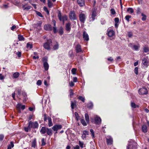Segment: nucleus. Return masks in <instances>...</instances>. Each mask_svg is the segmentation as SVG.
Masks as SVG:
<instances>
[{"label":"nucleus","instance_id":"nucleus-20","mask_svg":"<svg viewBox=\"0 0 149 149\" xmlns=\"http://www.w3.org/2000/svg\"><path fill=\"white\" fill-rule=\"evenodd\" d=\"M71 24L70 23H67L66 24V30L67 31H70L71 29Z\"/></svg>","mask_w":149,"mask_h":149},{"label":"nucleus","instance_id":"nucleus-4","mask_svg":"<svg viewBox=\"0 0 149 149\" xmlns=\"http://www.w3.org/2000/svg\"><path fill=\"white\" fill-rule=\"evenodd\" d=\"M58 16L59 18V19L61 21H62L63 22V23H64V22L65 21H66L67 20V17L65 15H63L62 18L61 17V14L60 13H59L58 14Z\"/></svg>","mask_w":149,"mask_h":149},{"label":"nucleus","instance_id":"nucleus-32","mask_svg":"<svg viewBox=\"0 0 149 149\" xmlns=\"http://www.w3.org/2000/svg\"><path fill=\"white\" fill-rule=\"evenodd\" d=\"M81 122L82 124L84 126H86L87 124L85 122V120L84 119H81Z\"/></svg>","mask_w":149,"mask_h":149},{"label":"nucleus","instance_id":"nucleus-44","mask_svg":"<svg viewBox=\"0 0 149 149\" xmlns=\"http://www.w3.org/2000/svg\"><path fill=\"white\" fill-rule=\"evenodd\" d=\"M36 144V141L35 140L32 143V147L33 148H35Z\"/></svg>","mask_w":149,"mask_h":149},{"label":"nucleus","instance_id":"nucleus-51","mask_svg":"<svg viewBox=\"0 0 149 149\" xmlns=\"http://www.w3.org/2000/svg\"><path fill=\"white\" fill-rule=\"evenodd\" d=\"M36 14L39 16L42 17H43L42 15V14L40 12H38L37 11H36Z\"/></svg>","mask_w":149,"mask_h":149},{"label":"nucleus","instance_id":"nucleus-5","mask_svg":"<svg viewBox=\"0 0 149 149\" xmlns=\"http://www.w3.org/2000/svg\"><path fill=\"white\" fill-rule=\"evenodd\" d=\"M62 127V125H56L52 127V129L54 131H57L58 130L61 129Z\"/></svg>","mask_w":149,"mask_h":149},{"label":"nucleus","instance_id":"nucleus-59","mask_svg":"<svg viewBox=\"0 0 149 149\" xmlns=\"http://www.w3.org/2000/svg\"><path fill=\"white\" fill-rule=\"evenodd\" d=\"M83 134L86 135H88V132L87 131H84L83 132Z\"/></svg>","mask_w":149,"mask_h":149},{"label":"nucleus","instance_id":"nucleus-64","mask_svg":"<svg viewBox=\"0 0 149 149\" xmlns=\"http://www.w3.org/2000/svg\"><path fill=\"white\" fill-rule=\"evenodd\" d=\"M4 138V136L3 134L0 135V141H2Z\"/></svg>","mask_w":149,"mask_h":149},{"label":"nucleus","instance_id":"nucleus-35","mask_svg":"<svg viewBox=\"0 0 149 149\" xmlns=\"http://www.w3.org/2000/svg\"><path fill=\"white\" fill-rule=\"evenodd\" d=\"M127 11L128 12H129L131 13H133L134 11L133 9L132 8H128L127 10Z\"/></svg>","mask_w":149,"mask_h":149},{"label":"nucleus","instance_id":"nucleus-56","mask_svg":"<svg viewBox=\"0 0 149 149\" xmlns=\"http://www.w3.org/2000/svg\"><path fill=\"white\" fill-rule=\"evenodd\" d=\"M139 47L138 46L134 45L133 46V49H134V50H138V48Z\"/></svg>","mask_w":149,"mask_h":149},{"label":"nucleus","instance_id":"nucleus-15","mask_svg":"<svg viewBox=\"0 0 149 149\" xmlns=\"http://www.w3.org/2000/svg\"><path fill=\"white\" fill-rule=\"evenodd\" d=\"M77 2L80 6H83L85 5L84 0H77Z\"/></svg>","mask_w":149,"mask_h":149},{"label":"nucleus","instance_id":"nucleus-45","mask_svg":"<svg viewBox=\"0 0 149 149\" xmlns=\"http://www.w3.org/2000/svg\"><path fill=\"white\" fill-rule=\"evenodd\" d=\"M31 128V127H29V126H28V127H24V130H25V131L27 132H29V131L30 130Z\"/></svg>","mask_w":149,"mask_h":149},{"label":"nucleus","instance_id":"nucleus-19","mask_svg":"<svg viewBox=\"0 0 149 149\" xmlns=\"http://www.w3.org/2000/svg\"><path fill=\"white\" fill-rule=\"evenodd\" d=\"M142 131L144 133H146L147 132L148 129L146 126L145 125H143L142 127Z\"/></svg>","mask_w":149,"mask_h":149},{"label":"nucleus","instance_id":"nucleus-21","mask_svg":"<svg viewBox=\"0 0 149 149\" xmlns=\"http://www.w3.org/2000/svg\"><path fill=\"white\" fill-rule=\"evenodd\" d=\"M17 107L18 108L24 110L25 108V106L24 105H22L20 104H18L17 105Z\"/></svg>","mask_w":149,"mask_h":149},{"label":"nucleus","instance_id":"nucleus-53","mask_svg":"<svg viewBox=\"0 0 149 149\" xmlns=\"http://www.w3.org/2000/svg\"><path fill=\"white\" fill-rule=\"evenodd\" d=\"M144 51L145 52H148L149 51V49L148 47H145L143 49Z\"/></svg>","mask_w":149,"mask_h":149},{"label":"nucleus","instance_id":"nucleus-61","mask_svg":"<svg viewBox=\"0 0 149 149\" xmlns=\"http://www.w3.org/2000/svg\"><path fill=\"white\" fill-rule=\"evenodd\" d=\"M42 22L41 21H40L36 25L40 27L42 24Z\"/></svg>","mask_w":149,"mask_h":149},{"label":"nucleus","instance_id":"nucleus-29","mask_svg":"<svg viewBox=\"0 0 149 149\" xmlns=\"http://www.w3.org/2000/svg\"><path fill=\"white\" fill-rule=\"evenodd\" d=\"M18 39L19 41H23L24 40V38L23 37V36L20 35H18Z\"/></svg>","mask_w":149,"mask_h":149},{"label":"nucleus","instance_id":"nucleus-17","mask_svg":"<svg viewBox=\"0 0 149 149\" xmlns=\"http://www.w3.org/2000/svg\"><path fill=\"white\" fill-rule=\"evenodd\" d=\"M59 44L57 42H56L53 46V49L54 50L57 49L59 48Z\"/></svg>","mask_w":149,"mask_h":149},{"label":"nucleus","instance_id":"nucleus-33","mask_svg":"<svg viewBox=\"0 0 149 149\" xmlns=\"http://www.w3.org/2000/svg\"><path fill=\"white\" fill-rule=\"evenodd\" d=\"M75 116L76 117V119L77 120H78L80 119V117L78 114L76 112L74 113Z\"/></svg>","mask_w":149,"mask_h":149},{"label":"nucleus","instance_id":"nucleus-1","mask_svg":"<svg viewBox=\"0 0 149 149\" xmlns=\"http://www.w3.org/2000/svg\"><path fill=\"white\" fill-rule=\"evenodd\" d=\"M52 41L51 39H49L43 44V46L47 50L50 49V46L52 44Z\"/></svg>","mask_w":149,"mask_h":149},{"label":"nucleus","instance_id":"nucleus-52","mask_svg":"<svg viewBox=\"0 0 149 149\" xmlns=\"http://www.w3.org/2000/svg\"><path fill=\"white\" fill-rule=\"evenodd\" d=\"M48 119L47 117V115L46 114H44V120L45 121H46Z\"/></svg>","mask_w":149,"mask_h":149},{"label":"nucleus","instance_id":"nucleus-7","mask_svg":"<svg viewBox=\"0 0 149 149\" xmlns=\"http://www.w3.org/2000/svg\"><path fill=\"white\" fill-rule=\"evenodd\" d=\"M69 17L71 20H75L77 18L74 11H71L70 12L69 14Z\"/></svg>","mask_w":149,"mask_h":149},{"label":"nucleus","instance_id":"nucleus-25","mask_svg":"<svg viewBox=\"0 0 149 149\" xmlns=\"http://www.w3.org/2000/svg\"><path fill=\"white\" fill-rule=\"evenodd\" d=\"M44 66L46 70H47L49 68V65L47 63L45 62L44 63Z\"/></svg>","mask_w":149,"mask_h":149},{"label":"nucleus","instance_id":"nucleus-38","mask_svg":"<svg viewBox=\"0 0 149 149\" xmlns=\"http://www.w3.org/2000/svg\"><path fill=\"white\" fill-rule=\"evenodd\" d=\"M77 71V69L75 68H73L71 70V72L72 74H76V72Z\"/></svg>","mask_w":149,"mask_h":149},{"label":"nucleus","instance_id":"nucleus-42","mask_svg":"<svg viewBox=\"0 0 149 149\" xmlns=\"http://www.w3.org/2000/svg\"><path fill=\"white\" fill-rule=\"evenodd\" d=\"M84 143L82 142H81L80 141H79V145L80 147L82 148H83Z\"/></svg>","mask_w":149,"mask_h":149},{"label":"nucleus","instance_id":"nucleus-63","mask_svg":"<svg viewBox=\"0 0 149 149\" xmlns=\"http://www.w3.org/2000/svg\"><path fill=\"white\" fill-rule=\"evenodd\" d=\"M70 86L71 87H73L74 86V83L72 81H71L69 83Z\"/></svg>","mask_w":149,"mask_h":149},{"label":"nucleus","instance_id":"nucleus-18","mask_svg":"<svg viewBox=\"0 0 149 149\" xmlns=\"http://www.w3.org/2000/svg\"><path fill=\"white\" fill-rule=\"evenodd\" d=\"M76 103V101H74V102L72 101H71V107L72 109H74L77 107Z\"/></svg>","mask_w":149,"mask_h":149},{"label":"nucleus","instance_id":"nucleus-24","mask_svg":"<svg viewBox=\"0 0 149 149\" xmlns=\"http://www.w3.org/2000/svg\"><path fill=\"white\" fill-rule=\"evenodd\" d=\"M19 72H15L13 74V78H17L19 77Z\"/></svg>","mask_w":149,"mask_h":149},{"label":"nucleus","instance_id":"nucleus-43","mask_svg":"<svg viewBox=\"0 0 149 149\" xmlns=\"http://www.w3.org/2000/svg\"><path fill=\"white\" fill-rule=\"evenodd\" d=\"M46 144V143L45 142V140L44 138H42V146H44Z\"/></svg>","mask_w":149,"mask_h":149},{"label":"nucleus","instance_id":"nucleus-16","mask_svg":"<svg viewBox=\"0 0 149 149\" xmlns=\"http://www.w3.org/2000/svg\"><path fill=\"white\" fill-rule=\"evenodd\" d=\"M46 132L48 135L51 136L52 135V131L51 128H47Z\"/></svg>","mask_w":149,"mask_h":149},{"label":"nucleus","instance_id":"nucleus-48","mask_svg":"<svg viewBox=\"0 0 149 149\" xmlns=\"http://www.w3.org/2000/svg\"><path fill=\"white\" fill-rule=\"evenodd\" d=\"M95 17L94 16H92L91 15V17L90 18V21H93L95 19Z\"/></svg>","mask_w":149,"mask_h":149},{"label":"nucleus","instance_id":"nucleus-13","mask_svg":"<svg viewBox=\"0 0 149 149\" xmlns=\"http://www.w3.org/2000/svg\"><path fill=\"white\" fill-rule=\"evenodd\" d=\"M44 29L46 31H51L52 28L51 25L49 24H46L44 26Z\"/></svg>","mask_w":149,"mask_h":149},{"label":"nucleus","instance_id":"nucleus-54","mask_svg":"<svg viewBox=\"0 0 149 149\" xmlns=\"http://www.w3.org/2000/svg\"><path fill=\"white\" fill-rule=\"evenodd\" d=\"M137 13L139 14L141 13V9L139 8H137L136 9Z\"/></svg>","mask_w":149,"mask_h":149},{"label":"nucleus","instance_id":"nucleus-34","mask_svg":"<svg viewBox=\"0 0 149 149\" xmlns=\"http://www.w3.org/2000/svg\"><path fill=\"white\" fill-rule=\"evenodd\" d=\"M141 16L143 17L142 18V20L143 21H145L146 19V15L142 13L141 14Z\"/></svg>","mask_w":149,"mask_h":149},{"label":"nucleus","instance_id":"nucleus-23","mask_svg":"<svg viewBox=\"0 0 149 149\" xmlns=\"http://www.w3.org/2000/svg\"><path fill=\"white\" fill-rule=\"evenodd\" d=\"M18 28V26L17 25H13L11 27V30L13 31H15Z\"/></svg>","mask_w":149,"mask_h":149},{"label":"nucleus","instance_id":"nucleus-8","mask_svg":"<svg viewBox=\"0 0 149 149\" xmlns=\"http://www.w3.org/2000/svg\"><path fill=\"white\" fill-rule=\"evenodd\" d=\"M142 63L146 67H147L149 63L148 59L147 58H144L142 60Z\"/></svg>","mask_w":149,"mask_h":149},{"label":"nucleus","instance_id":"nucleus-27","mask_svg":"<svg viewBox=\"0 0 149 149\" xmlns=\"http://www.w3.org/2000/svg\"><path fill=\"white\" fill-rule=\"evenodd\" d=\"M131 106L133 108H136L139 107L138 105H136L134 103L132 102L131 104Z\"/></svg>","mask_w":149,"mask_h":149},{"label":"nucleus","instance_id":"nucleus-31","mask_svg":"<svg viewBox=\"0 0 149 149\" xmlns=\"http://www.w3.org/2000/svg\"><path fill=\"white\" fill-rule=\"evenodd\" d=\"M92 16H93L95 17L96 15V10L95 8H94L93 10Z\"/></svg>","mask_w":149,"mask_h":149},{"label":"nucleus","instance_id":"nucleus-39","mask_svg":"<svg viewBox=\"0 0 149 149\" xmlns=\"http://www.w3.org/2000/svg\"><path fill=\"white\" fill-rule=\"evenodd\" d=\"M131 17L130 15H126L125 17V18L126 20L128 22L129 21V19L131 18Z\"/></svg>","mask_w":149,"mask_h":149},{"label":"nucleus","instance_id":"nucleus-49","mask_svg":"<svg viewBox=\"0 0 149 149\" xmlns=\"http://www.w3.org/2000/svg\"><path fill=\"white\" fill-rule=\"evenodd\" d=\"M42 84L41 81L40 80H38L36 83V84L38 86Z\"/></svg>","mask_w":149,"mask_h":149},{"label":"nucleus","instance_id":"nucleus-2","mask_svg":"<svg viewBox=\"0 0 149 149\" xmlns=\"http://www.w3.org/2000/svg\"><path fill=\"white\" fill-rule=\"evenodd\" d=\"M38 126V123L37 122L33 123L31 121L29 122V127L33 128H37Z\"/></svg>","mask_w":149,"mask_h":149},{"label":"nucleus","instance_id":"nucleus-9","mask_svg":"<svg viewBox=\"0 0 149 149\" xmlns=\"http://www.w3.org/2000/svg\"><path fill=\"white\" fill-rule=\"evenodd\" d=\"M101 118L96 116L95 118L94 123L96 125H100L101 123Z\"/></svg>","mask_w":149,"mask_h":149},{"label":"nucleus","instance_id":"nucleus-30","mask_svg":"<svg viewBox=\"0 0 149 149\" xmlns=\"http://www.w3.org/2000/svg\"><path fill=\"white\" fill-rule=\"evenodd\" d=\"M48 5L49 8H51L52 7L53 4L50 0L48 1Z\"/></svg>","mask_w":149,"mask_h":149},{"label":"nucleus","instance_id":"nucleus-57","mask_svg":"<svg viewBox=\"0 0 149 149\" xmlns=\"http://www.w3.org/2000/svg\"><path fill=\"white\" fill-rule=\"evenodd\" d=\"M127 35L128 36L129 38L131 37L132 36V33L131 32H128V33Z\"/></svg>","mask_w":149,"mask_h":149},{"label":"nucleus","instance_id":"nucleus-41","mask_svg":"<svg viewBox=\"0 0 149 149\" xmlns=\"http://www.w3.org/2000/svg\"><path fill=\"white\" fill-rule=\"evenodd\" d=\"M26 47L28 48L31 49L32 48V45L31 44H30L29 43H27L26 45Z\"/></svg>","mask_w":149,"mask_h":149},{"label":"nucleus","instance_id":"nucleus-3","mask_svg":"<svg viewBox=\"0 0 149 149\" xmlns=\"http://www.w3.org/2000/svg\"><path fill=\"white\" fill-rule=\"evenodd\" d=\"M139 93L140 95H143L147 94L148 92L147 89L146 88H142L139 90Z\"/></svg>","mask_w":149,"mask_h":149},{"label":"nucleus","instance_id":"nucleus-26","mask_svg":"<svg viewBox=\"0 0 149 149\" xmlns=\"http://www.w3.org/2000/svg\"><path fill=\"white\" fill-rule=\"evenodd\" d=\"M46 131V129L45 127H42L41 130L40 131V132L42 134H44L45 133Z\"/></svg>","mask_w":149,"mask_h":149},{"label":"nucleus","instance_id":"nucleus-58","mask_svg":"<svg viewBox=\"0 0 149 149\" xmlns=\"http://www.w3.org/2000/svg\"><path fill=\"white\" fill-rule=\"evenodd\" d=\"M44 10L46 12L47 14H49V11L48 10L47 8L46 7H44L43 8Z\"/></svg>","mask_w":149,"mask_h":149},{"label":"nucleus","instance_id":"nucleus-36","mask_svg":"<svg viewBox=\"0 0 149 149\" xmlns=\"http://www.w3.org/2000/svg\"><path fill=\"white\" fill-rule=\"evenodd\" d=\"M93 107V104L92 102H89L87 104V107L89 108H91Z\"/></svg>","mask_w":149,"mask_h":149},{"label":"nucleus","instance_id":"nucleus-47","mask_svg":"<svg viewBox=\"0 0 149 149\" xmlns=\"http://www.w3.org/2000/svg\"><path fill=\"white\" fill-rule=\"evenodd\" d=\"M138 68L137 67H136L135 68V69H134V72L136 74H138Z\"/></svg>","mask_w":149,"mask_h":149},{"label":"nucleus","instance_id":"nucleus-37","mask_svg":"<svg viewBox=\"0 0 149 149\" xmlns=\"http://www.w3.org/2000/svg\"><path fill=\"white\" fill-rule=\"evenodd\" d=\"M69 92H70V97H72V96L74 94V93H73V91L72 89H70L69 90Z\"/></svg>","mask_w":149,"mask_h":149},{"label":"nucleus","instance_id":"nucleus-60","mask_svg":"<svg viewBox=\"0 0 149 149\" xmlns=\"http://www.w3.org/2000/svg\"><path fill=\"white\" fill-rule=\"evenodd\" d=\"M114 21L115 23H118L119 21V19L118 17L115 18L114 19Z\"/></svg>","mask_w":149,"mask_h":149},{"label":"nucleus","instance_id":"nucleus-46","mask_svg":"<svg viewBox=\"0 0 149 149\" xmlns=\"http://www.w3.org/2000/svg\"><path fill=\"white\" fill-rule=\"evenodd\" d=\"M90 132H91V135H92V136L93 138H94V133L93 130V129H91L90 130Z\"/></svg>","mask_w":149,"mask_h":149},{"label":"nucleus","instance_id":"nucleus-40","mask_svg":"<svg viewBox=\"0 0 149 149\" xmlns=\"http://www.w3.org/2000/svg\"><path fill=\"white\" fill-rule=\"evenodd\" d=\"M78 99H79L80 100H81V101H82L83 102H84L85 101V99L84 97H83L82 96H79L78 97Z\"/></svg>","mask_w":149,"mask_h":149},{"label":"nucleus","instance_id":"nucleus-11","mask_svg":"<svg viewBox=\"0 0 149 149\" xmlns=\"http://www.w3.org/2000/svg\"><path fill=\"white\" fill-rule=\"evenodd\" d=\"M107 142V144L109 145H111L112 143H113V139L110 137H108L106 139Z\"/></svg>","mask_w":149,"mask_h":149},{"label":"nucleus","instance_id":"nucleus-22","mask_svg":"<svg viewBox=\"0 0 149 149\" xmlns=\"http://www.w3.org/2000/svg\"><path fill=\"white\" fill-rule=\"evenodd\" d=\"M48 125L49 127H51L53 126V123L52 122V119L51 117H48Z\"/></svg>","mask_w":149,"mask_h":149},{"label":"nucleus","instance_id":"nucleus-14","mask_svg":"<svg viewBox=\"0 0 149 149\" xmlns=\"http://www.w3.org/2000/svg\"><path fill=\"white\" fill-rule=\"evenodd\" d=\"M114 32L113 30H109L108 29L107 34L109 37H112L114 35Z\"/></svg>","mask_w":149,"mask_h":149},{"label":"nucleus","instance_id":"nucleus-55","mask_svg":"<svg viewBox=\"0 0 149 149\" xmlns=\"http://www.w3.org/2000/svg\"><path fill=\"white\" fill-rule=\"evenodd\" d=\"M110 11L111 12V13L112 14L114 15L115 14L116 12H115V11L114 9H111Z\"/></svg>","mask_w":149,"mask_h":149},{"label":"nucleus","instance_id":"nucleus-50","mask_svg":"<svg viewBox=\"0 0 149 149\" xmlns=\"http://www.w3.org/2000/svg\"><path fill=\"white\" fill-rule=\"evenodd\" d=\"M16 55L19 58L21 56V53L20 52H18L16 53Z\"/></svg>","mask_w":149,"mask_h":149},{"label":"nucleus","instance_id":"nucleus-12","mask_svg":"<svg viewBox=\"0 0 149 149\" xmlns=\"http://www.w3.org/2000/svg\"><path fill=\"white\" fill-rule=\"evenodd\" d=\"M83 38L84 40L86 41L88 40L89 39L88 37V36L87 33L85 31H84L83 33Z\"/></svg>","mask_w":149,"mask_h":149},{"label":"nucleus","instance_id":"nucleus-62","mask_svg":"<svg viewBox=\"0 0 149 149\" xmlns=\"http://www.w3.org/2000/svg\"><path fill=\"white\" fill-rule=\"evenodd\" d=\"M4 79V76L1 74H0V80H3Z\"/></svg>","mask_w":149,"mask_h":149},{"label":"nucleus","instance_id":"nucleus-6","mask_svg":"<svg viewBox=\"0 0 149 149\" xmlns=\"http://www.w3.org/2000/svg\"><path fill=\"white\" fill-rule=\"evenodd\" d=\"M79 20L80 22L83 23H84L86 19V16L85 14L81 13L79 15Z\"/></svg>","mask_w":149,"mask_h":149},{"label":"nucleus","instance_id":"nucleus-28","mask_svg":"<svg viewBox=\"0 0 149 149\" xmlns=\"http://www.w3.org/2000/svg\"><path fill=\"white\" fill-rule=\"evenodd\" d=\"M85 117L87 123H88L89 121V116L87 113H85Z\"/></svg>","mask_w":149,"mask_h":149},{"label":"nucleus","instance_id":"nucleus-10","mask_svg":"<svg viewBox=\"0 0 149 149\" xmlns=\"http://www.w3.org/2000/svg\"><path fill=\"white\" fill-rule=\"evenodd\" d=\"M75 49L77 53L81 52L82 51L81 46L79 44H78L76 45L75 47Z\"/></svg>","mask_w":149,"mask_h":149}]
</instances>
